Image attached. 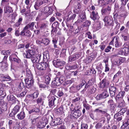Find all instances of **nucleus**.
Returning a JSON list of instances; mask_svg holds the SVG:
<instances>
[{"label": "nucleus", "instance_id": "1", "mask_svg": "<svg viewBox=\"0 0 129 129\" xmlns=\"http://www.w3.org/2000/svg\"><path fill=\"white\" fill-rule=\"evenodd\" d=\"M33 76L31 71L29 69L26 70V78L25 79L26 84V86L28 88H30L33 84Z\"/></svg>", "mask_w": 129, "mask_h": 129}, {"label": "nucleus", "instance_id": "2", "mask_svg": "<svg viewBox=\"0 0 129 129\" xmlns=\"http://www.w3.org/2000/svg\"><path fill=\"white\" fill-rule=\"evenodd\" d=\"M64 77L63 76L59 77H56L52 82V84L54 86H59L65 80Z\"/></svg>", "mask_w": 129, "mask_h": 129}, {"label": "nucleus", "instance_id": "3", "mask_svg": "<svg viewBox=\"0 0 129 129\" xmlns=\"http://www.w3.org/2000/svg\"><path fill=\"white\" fill-rule=\"evenodd\" d=\"M105 22V26H113L114 24L113 18L109 16H106L103 19Z\"/></svg>", "mask_w": 129, "mask_h": 129}, {"label": "nucleus", "instance_id": "4", "mask_svg": "<svg viewBox=\"0 0 129 129\" xmlns=\"http://www.w3.org/2000/svg\"><path fill=\"white\" fill-rule=\"evenodd\" d=\"M36 68L40 70H45L49 68L48 65L46 62L37 63Z\"/></svg>", "mask_w": 129, "mask_h": 129}, {"label": "nucleus", "instance_id": "5", "mask_svg": "<svg viewBox=\"0 0 129 129\" xmlns=\"http://www.w3.org/2000/svg\"><path fill=\"white\" fill-rule=\"evenodd\" d=\"M36 54V52L35 50H28L26 51L25 53L24 54L26 57L27 58H32V57L35 56Z\"/></svg>", "mask_w": 129, "mask_h": 129}, {"label": "nucleus", "instance_id": "6", "mask_svg": "<svg viewBox=\"0 0 129 129\" xmlns=\"http://www.w3.org/2000/svg\"><path fill=\"white\" fill-rule=\"evenodd\" d=\"M53 62V65L56 67H59L60 66H63L65 63V62L61 61L58 59H54Z\"/></svg>", "mask_w": 129, "mask_h": 129}, {"label": "nucleus", "instance_id": "7", "mask_svg": "<svg viewBox=\"0 0 129 129\" xmlns=\"http://www.w3.org/2000/svg\"><path fill=\"white\" fill-rule=\"evenodd\" d=\"M3 98V97H0V106H1L0 108L2 111H6L7 109V104L6 102L4 101L2 99Z\"/></svg>", "mask_w": 129, "mask_h": 129}, {"label": "nucleus", "instance_id": "8", "mask_svg": "<svg viewBox=\"0 0 129 129\" xmlns=\"http://www.w3.org/2000/svg\"><path fill=\"white\" fill-rule=\"evenodd\" d=\"M41 56V54H36L31 59L33 62L34 63H38L40 60Z\"/></svg>", "mask_w": 129, "mask_h": 129}, {"label": "nucleus", "instance_id": "9", "mask_svg": "<svg viewBox=\"0 0 129 129\" xmlns=\"http://www.w3.org/2000/svg\"><path fill=\"white\" fill-rule=\"evenodd\" d=\"M9 59L10 60L19 63L20 62V60L19 58L16 54H13L10 55Z\"/></svg>", "mask_w": 129, "mask_h": 129}, {"label": "nucleus", "instance_id": "10", "mask_svg": "<svg viewBox=\"0 0 129 129\" xmlns=\"http://www.w3.org/2000/svg\"><path fill=\"white\" fill-rule=\"evenodd\" d=\"M109 82L106 79L103 80L100 83V87L102 88L107 87L109 85Z\"/></svg>", "mask_w": 129, "mask_h": 129}, {"label": "nucleus", "instance_id": "11", "mask_svg": "<svg viewBox=\"0 0 129 129\" xmlns=\"http://www.w3.org/2000/svg\"><path fill=\"white\" fill-rule=\"evenodd\" d=\"M111 11V7L108 6L106 8L102 9V14L103 15H109Z\"/></svg>", "mask_w": 129, "mask_h": 129}, {"label": "nucleus", "instance_id": "12", "mask_svg": "<svg viewBox=\"0 0 129 129\" xmlns=\"http://www.w3.org/2000/svg\"><path fill=\"white\" fill-rule=\"evenodd\" d=\"M49 100L48 105L50 108L52 107L54 105V102L56 99L54 96H49Z\"/></svg>", "mask_w": 129, "mask_h": 129}, {"label": "nucleus", "instance_id": "13", "mask_svg": "<svg viewBox=\"0 0 129 129\" xmlns=\"http://www.w3.org/2000/svg\"><path fill=\"white\" fill-rule=\"evenodd\" d=\"M79 16L80 19H78L76 23H81L82 21H85L86 19V16L84 12H82L79 15Z\"/></svg>", "mask_w": 129, "mask_h": 129}, {"label": "nucleus", "instance_id": "14", "mask_svg": "<svg viewBox=\"0 0 129 129\" xmlns=\"http://www.w3.org/2000/svg\"><path fill=\"white\" fill-rule=\"evenodd\" d=\"M20 35L23 36H25L29 37L31 35V33L29 30L25 29L24 28L23 30L21 32Z\"/></svg>", "mask_w": 129, "mask_h": 129}, {"label": "nucleus", "instance_id": "15", "mask_svg": "<svg viewBox=\"0 0 129 129\" xmlns=\"http://www.w3.org/2000/svg\"><path fill=\"white\" fill-rule=\"evenodd\" d=\"M115 38L114 40V44L115 47L116 48H118L120 47L122 45V43L120 40L119 38L118 37H115Z\"/></svg>", "mask_w": 129, "mask_h": 129}, {"label": "nucleus", "instance_id": "16", "mask_svg": "<svg viewBox=\"0 0 129 129\" xmlns=\"http://www.w3.org/2000/svg\"><path fill=\"white\" fill-rule=\"evenodd\" d=\"M117 88L113 86H110L109 88V90L111 96V97L114 96L116 91Z\"/></svg>", "mask_w": 129, "mask_h": 129}, {"label": "nucleus", "instance_id": "17", "mask_svg": "<svg viewBox=\"0 0 129 129\" xmlns=\"http://www.w3.org/2000/svg\"><path fill=\"white\" fill-rule=\"evenodd\" d=\"M44 11L47 16H49L52 13V10L49 7H45L44 8Z\"/></svg>", "mask_w": 129, "mask_h": 129}, {"label": "nucleus", "instance_id": "18", "mask_svg": "<svg viewBox=\"0 0 129 129\" xmlns=\"http://www.w3.org/2000/svg\"><path fill=\"white\" fill-rule=\"evenodd\" d=\"M108 104L111 110L113 111L115 110V107L114 102L112 100H109L108 102Z\"/></svg>", "mask_w": 129, "mask_h": 129}, {"label": "nucleus", "instance_id": "19", "mask_svg": "<svg viewBox=\"0 0 129 129\" xmlns=\"http://www.w3.org/2000/svg\"><path fill=\"white\" fill-rule=\"evenodd\" d=\"M60 119L57 118L54 119L50 123V124L52 126H56L60 124Z\"/></svg>", "mask_w": 129, "mask_h": 129}, {"label": "nucleus", "instance_id": "20", "mask_svg": "<svg viewBox=\"0 0 129 129\" xmlns=\"http://www.w3.org/2000/svg\"><path fill=\"white\" fill-rule=\"evenodd\" d=\"M90 17L92 19L94 20L98 19L99 17L98 13L94 11H92V12Z\"/></svg>", "mask_w": 129, "mask_h": 129}, {"label": "nucleus", "instance_id": "21", "mask_svg": "<svg viewBox=\"0 0 129 129\" xmlns=\"http://www.w3.org/2000/svg\"><path fill=\"white\" fill-rule=\"evenodd\" d=\"M2 65L1 66V69L3 71H5L8 70V64L7 62H1Z\"/></svg>", "mask_w": 129, "mask_h": 129}, {"label": "nucleus", "instance_id": "22", "mask_svg": "<svg viewBox=\"0 0 129 129\" xmlns=\"http://www.w3.org/2000/svg\"><path fill=\"white\" fill-rule=\"evenodd\" d=\"M43 4L41 0H37L34 5V7L36 10H38L41 6Z\"/></svg>", "mask_w": 129, "mask_h": 129}, {"label": "nucleus", "instance_id": "23", "mask_svg": "<svg viewBox=\"0 0 129 129\" xmlns=\"http://www.w3.org/2000/svg\"><path fill=\"white\" fill-rule=\"evenodd\" d=\"M46 124V122L42 120L38 123L37 125L38 128H42L44 127Z\"/></svg>", "mask_w": 129, "mask_h": 129}, {"label": "nucleus", "instance_id": "24", "mask_svg": "<svg viewBox=\"0 0 129 129\" xmlns=\"http://www.w3.org/2000/svg\"><path fill=\"white\" fill-rule=\"evenodd\" d=\"M25 116V114L23 111L21 112L17 116L18 119L20 120H22L24 119Z\"/></svg>", "mask_w": 129, "mask_h": 129}, {"label": "nucleus", "instance_id": "25", "mask_svg": "<svg viewBox=\"0 0 129 129\" xmlns=\"http://www.w3.org/2000/svg\"><path fill=\"white\" fill-rule=\"evenodd\" d=\"M34 23L32 22L29 23L26 25L24 27L25 29H29L31 30H33L34 29Z\"/></svg>", "mask_w": 129, "mask_h": 129}, {"label": "nucleus", "instance_id": "26", "mask_svg": "<svg viewBox=\"0 0 129 129\" xmlns=\"http://www.w3.org/2000/svg\"><path fill=\"white\" fill-rule=\"evenodd\" d=\"M126 111V109L125 108L122 109L120 111H119L118 113L116 114L114 116V118H117L118 116L120 115L123 114L124 113H125Z\"/></svg>", "mask_w": 129, "mask_h": 129}, {"label": "nucleus", "instance_id": "27", "mask_svg": "<svg viewBox=\"0 0 129 129\" xmlns=\"http://www.w3.org/2000/svg\"><path fill=\"white\" fill-rule=\"evenodd\" d=\"M74 112L73 114V116L75 118H78L81 115V112L80 110Z\"/></svg>", "mask_w": 129, "mask_h": 129}, {"label": "nucleus", "instance_id": "28", "mask_svg": "<svg viewBox=\"0 0 129 129\" xmlns=\"http://www.w3.org/2000/svg\"><path fill=\"white\" fill-rule=\"evenodd\" d=\"M127 47H124L122 48V50L123 52V53L124 55L126 56L127 54H128L129 52V46H127Z\"/></svg>", "mask_w": 129, "mask_h": 129}, {"label": "nucleus", "instance_id": "29", "mask_svg": "<svg viewBox=\"0 0 129 129\" xmlns=\"http://www.w3.org/2000/svg\"><path fill=\"white\" fill-rule=\"evenodd\" d=\"M69 92L72 93H74L77 92L78 91L76 87L73 85L70 88Z\"/></svg>", "mask_w": 129, "mask_h": 129}, {"label": "nucleus", "instance_id": "30", "mask_svg": "<svg viewBox=\"0 0 129 129\" xmlns=\"http://www.w3.org/2000/svg\"><path fill=\"white\" fill-rule=\"evenodd\" d=\"M78 54H75L70 56L69 60L71 61H74L78 58Z\"/></svg>", "mask_w": 129, "mask_h": 129}, {"label": "nucleus", "instance_id": "31", "mask_svg": "<svg viewBox=\"0 0 129 129\" xmlns=\"http://www.w3.org/2000/svg\"><path fill=\"white\" fill-rule=\"evenodd\" d=\"M48 23L47 22L46 23H44L41 24L40 27V30H43L48 27Z\"/></svg>", "mask_w": 129, "mask_h": 129}, {"label": "nucleus", "instance_id": "32", "mask_svg": "<svg viewBox=\"0 0 129 129\" xmlns=\"http://www.w3.org/2000/svg\"><path fill=\"white\" fill-rule=\"evenodd\" d=\"M125 94V92L124 91H120L117 94L116 97V99L117 98H119L124 96Z\"/></svg>", "mask_w": 129, "mask_h": 129}, {"label": "nucleus", "instance_id": "33", "mask_svg": "<svg viewBox=\"0 0 129 129\" xmlns=\"http://www.w3.org/2000/svg\"><path fill=\"white\" fill-rule=\"evenodd\" d=\"M55 111L57 113H62L63 112V107L62 106H60L59 108L57 109H55Z\"/></svg>", "mask_w": 129, "mask_h": 129}, {"label": "nucleus", "instance_id": "34", "mask_svg": "<svg viewBox=\"0 0 129 129\" xmlns=\"http://www.w3.org/2000/svg\"><path fill=\"white\" fill-rule=\"evenodd\" d=\"M20 107L18 105H16L13 109L12 111L16 114L19 111Z\"/></svg>", "mask_w": 129, "mask_h": 129}, {"label": "nucleus", "instance_id": "35", "mask_svg": "<svg viewBox=\"0 0 129 129\" xmlns=\"http://www.w3.org/2000/svg\"><path fill=\"white\" fill-rule=\"evenodd\" d=\"M126 15L125 14H121L118 16V18L120 19L119 20L121 19L124 20L126 17Z\"/></svg>", "mask_w": 129, "mask_h": 129}, {"label": "nucleus", "instance_id": "36", "mask_svg": "<svg viewBox=\"0 0 129 129\" xmlns=\"http://www.w3.org/2000/svg\"><path fill=\"white\" fill-rule=\"evenodd\" d=\"M42 43H43L45 45H48L49 43V40L46 38H44L42 39Z\"/></svg>", "mask_w": 129, "mask_h": 129}, {"label": "nucleus", "instance_id": "37", "mask_svg": "<svg viewBox=\"0 0 129 129\" xmlns=\"http://www.w3.org/2000/svg\"><path fill=\"white\" fill-rule=\"evenodd\" d=\"M102 118L101 121L95 125V127L96 129H99L101 128L103 125L102 123Z\"/></svg>", "mask_w": 129, "mask_h": 129}, {"label": "nucleus", "instance_id": "38", "mask_svg": "<svg viewBox=\"0 0 129 129\" xmlns=\"http://www.w3.org/2000/svg\"><path fill=\"white\" fill-rule=\"evenodd\" d=\"M6 13H11L12 12L13 10L12 9V8L10 6H7L6 7Z\"/></svg>", "mask_w": 129, "mask_h": 129}, {"label": "nucleus", "instance_id": "39", "mask_svg": "<svg viewBox=\"0 0 129 129\" xmlns=\"http://www.w3.org/2000/svg\"><path fill=\"white\" fill-rule=\"evenodd\" d=\"M45 83L47 84L49 83L50 80V78L48 75H46L45 77Z\"/></svg>", "mask_w": 129, "mask_h": 129}, {"label": "nucleus", "instance_id": "40", "mask_svg": "<svg viewBox=\"0 0 129 129\" xmlns=\"http://www.w3.org/2000/svg\"><path fill=\"white\" fill-rule=\"evenodd\" d=\"M101 94L103 99L109 96L108 92L106 91H105Z\"/></svg>", "mask_w": 129, "mask_h": 129}, {"label": "nucleus", "instance_id": "41", "mask_svg": "<svg viewBox=\"0 0 129 129\" xmlns=\"http://www.w3.org/2000/svg\"><path fill=\"white\" fill-rule=\"evenodd\" d=\"M129 125V119H127L124 122L122 126H124V127H128V126Z\"/></svg>", "mask_w": 129, "mask_h": 129}, {"label": "nucleus", "instance_id": "42", "mask_svg": "<svg viewBox=\"0 0 129 129\" xmlns=\"http://www.w3.org/2000/svg\"><path fill=\"white\" fill-rule=\"evenodd\" d=\"M7 99L8 101H15V98L13 95H10L8 96Z\"/></svg>", "mask_w": 129, "mask_h": 129}, {"label": "nucleus", "instance_id": "43", "mask_svg": "<svg viewBox=\"0 0 129 129\" xmlns=\"http://www.w3.org/2000/svg\"><path fill=\"white\" fill-rule=\"evenodd\" d=\"M100 24L99 23H98L94 25V28L96 30H98L101 28Z\"/></svg>", "mask_w": 129, "mask_h": 129}, {"label": "nucleus", "instance_id": "44", "mask_svg": "<svg viewBox=\"0 0 129 129\" xmlns=\"http://www.w3.org/2000/svg\"><path fill=\"white\" fill-rule=\"evenodd\" d=\"M10 51L9 50L7 51L3 50L1 52V54L4 55H10L11 53Z\"/></svg>", "mask_w": 129, "mask_h": 129}, {"label": "nucleus", "instance_id": "45", "mask_svg": "<svg viewBox=\"0 0 129 129\" xmlns=\"http://www.w3.org/2000/svg\"><path fill=\"white\" fill-rule=\"evenodd\" d=\"M125 103L124 101L123 100L120 103H119L118 107H125Z\"/></svg>", "mask_w": 129, "mask_h": 129}, {"label": "nucleus", "instance_id": "46", "mask_svg": "<svg viewBox=\"0 0 129 129\" xmlns=\"http://www.w3.org/2000/svg\"><path fill=\"white\" fill-rule=\"evenodd\" d=\"M24 87V86L23 83L22 82H20L18 86V90H19V91H21L23 89V88Z\"/></svg>", "mask_w": 129, "mask_h": 129}, {"label": "nucleus", "instance_id": "47", "mask_svg": "<svg viewBox=\"0 0 129 129\" xmlns=\"http://www.w3.org/2000/svg\"><path fill=\"white\" fill-rule=\"evenodd\" d=\"M85 83H83L80 84L76 87L77 90L78 91L81 88L82 86H84Z\"/></svg>", "mask_w": 129, "mask_h": 129}, {"label": "nucleus", "instance_id": "48", "mask_svg": "<svg viewBox=\"0 0 129 129\" xmlns=\"http://www.w3.org/2000/svg\"><path fill=\"white\" fill-rule=\"evenodd\" d=\"M88 87L89 85L88 84H86L84 88L80 92L82 94H85V92L86 90V89L88 88Z\"/></svg>", "mask_w": 129, "mask_h": 129}, {"label": "nucleus", "instance_id": "49", "mask_svg": "<svg viewBox=\"0 0 129 129\" xmlns=\"http://www.w3.org/2000/svg\"><path fill=\"white\" fill-rule=\"evenodd\" d=\"M88 126L87 124L82 123L81 125V129H88Z\"/></svg>", "mask_w": 129, "mask_h": 129}, {"label": "nucleus", "instance_id": "50", "mask_svg": "<svg viewBox=\"0 0 129 129\" xmlns=\"http://www.w3.org/2000/svg\"><path fill=\"white\" fill-rule=\"evenodd\" d=\"M76 16V15L75 14H73L70 18H68L67 20V21H69L70 20H73L74 19Z\"/></svg>", "mask_w": 129, "mask_h": 129}, {"label": "nucleus", "instance_id": "51", "mask_svg": "<svg viewBox=\"0 0 129 129\" xmlns=\"http://www.w3.org/2000/svg\"><path fill=\"white\" fill-rule=\"evenodd\" d=\"M79 106H77L74 107V109L73 108H70L71 110V112L74 111H76L78 110H79ZM73 113V112H72Z\"/></svg>", "mask_w": 129, "mask_h": 129}, {"label": "nucleus", "instance_id": "52", "mask_svg": "<svg viewBox=\"0 0 129 129\" xmlns=\"http://www.w3.org/2000/svg\"><path fill=\"white\" fill-rule=\"evenodd\" d=\"M96 90V88L94 87H93L89 90V92L90 94H92L94 93Z\"/></svg>", "mask_w": 129, "mask_h": 129}, {"label": "nucleus", "instance_id": "53", "mask_svg": "<svg viewBox=\"0 0 129 129\" xmlns=\"http://www.w3.org/2000/svg\"><path fill=\"white\" fill-rule=\"evenodd\" d=\"M39 93L38 92H36L32 94V96H33V99H35L38 96Z\"/></svg>", "mask_w": 129, "mask_h": 129}, {"label": "nucleus", "instance_id": "54", "mask_svg": "<svg viewBox=\"0 0 129 129\" xmlns=\"http://www.w3.org/2000/svg\"><path fill=\"white\" fill-rule=\"evenodd\" d=\"M121 74V72L120 71H118L114 76L113 78L114 80L116 78H118V77Z\"/></svg>", "mask_w": 129, "mask_h": 129}, {"label": "nucleus", "instance_id": "55", "mask_svg": "<svg viewBox=\"0 0 129 129\" xmlns=\"http://www.w3.org/2000/svg\"><path fill=\"white\" fill-rule=\"evenodd\" d=\"M5 76L2 74H0V79L2 81H5Z\"/></svg>", "mask_w": 129, "mask_h": 129}, {"label": "nucleus", "instance_id": "56", "mask_svg": "<svg viewBox=\"0 0 129 129\" xmlns=\"http://www.w3.org/2000/svg\"><path fill=\"white\" fill-rule=\"evenodd\" d=\"M72 74L71 72H67L65 73V76L67 78H70Z\"/></svg>", "mask_w": 129, "mask_h": 129}, {"label": "nucleus", "instance_id": "57", "mask_svg": "<svg viewBox=\"0 0 129 129\" xmlns=\"http://www.w3.org/2000/svg\"><path fill=\"white\" fill-rule=\"evenodd\" d=\"M31 123L33 124H35L39 120L38 118L31 119Z\"/></svg>", "mask_w": 129, "mask_h": 129}, {"label": "nucleus", "instance_id": "58", "mask_svg": "<svg viewBox=\"0 0 129 129\" xmlns=\"http://www.w3.org/2000/svg\"><path fill=\"white\" fill-rule=\"evenodd\" d=\"M83 106L86 110H89L90 108L91 107L90 105L87 104H83Z\"/></svg>", "mask_w": 129, "mask_h": 129}, {"label": "nucleus", "instance_id": "59", "mask_svg": "<svg viewBox=\"0 0 129 129\" xmlns=\"http://www.w3.org/2000/svg\"><path fill=\"white\" fill-rule=\"evenodd\" d=\"M9 0H2L1 2V4L3 5L7 3V5H8L9 4Z\"/></svg>", "mask_w": 129, "mask_h": 129}, {"label": "nucleus", "instance_id": "60", "mask_svg": "<svg viewBox=\"0 0 129 129\" xmlns=\"http://www.w3.org/2000/svg\"><path fill=\"white\" fill-rule=\"evenodd\" d=\"M59 97H61L63 94V93L61 90H59L57 93Z\"/></svg>", "mask_w": 129, "mask_h": 129}, {"label": "nucleus", "instance_id": "61", "mask_svg": "<svg viewBox=\"0 0 129 129\" xmlns=\"http://www.w3.org/2000/svg\"><path fill=\"white\" fill-rule=\"evenodd\" d=\"M103 99L101 94H98L96 97V99L97 100H100Z\"/></svg>", "mask_w": 129, "mask_h": 129}, {"label": "nucleus", "instance_id": "62", "mask_svg": "<svg viewBox=\"0 0 129 129\" xmlns=\"http://www.w3.org/2000/svg\"><path fill=\"white\" fill-rule=\"evenodd\" d=\"M114 64L115 65L117 64L118 65H119L121 64L118 58L116 60H115L114 62Z\"/></svg>", "mask_w": 129, "mask_h": 129}, {"label": "nucleus", "instance_id": "63", "mask_svg": "<svg viewBox=\"0 0 129 129\" xmlns=\"http://www.w3.org/2000/svg\"><path fill=\"white\" fill-rule=\"evenodd\" d=\"M112 47L110 46H108L107 48L105 49V51L106 52H109L110 50L111 49Z\"/></svg>", "mask_w": 129, "mask_h": 129}, {"label": "nucleus", "instance_id": "64", "mask_svg": "<svg viewBox=\"0 0 129 129\" xmlns=\"http://www.w3.org/2000/svg\"><path fill=\"white\" fill-rule=\"evenodd\" d=\"M58 26V23L57 22H54L52 26V27H57Z\"/></svg>", "mask_w": 129, "mask_h": 129}]
</instances>
